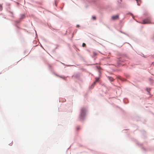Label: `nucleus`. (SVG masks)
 Segmentation results:
<instances>
[{"instance_id":"f257e3e1","label":"nucleus","mask_w":154,"mask_h":154,"mask_svg":"<svg viewBox=\"0 0 154 154\" xmlns=\"http://www.w3.org/2000/svg\"><path fill=\"white\" fill-rule=\"evenodd\" d=\"M151 21V19L150 17H149L142 20V23L143 24L152 23Z\"/></svg>"},{"instance_id":"f03ea898","label":"nucleus","mask_w":154,"mask_h":154,"mask_svg":"<svg viewBox=\"0 0 154 154\" xmlns=\"http://www.w3.org/2000/svg\"><path fill=\"white\" fill-rule=\"evenodd\" d=\"M86 112V109L85 108H82L81 109V117L82 118L85 115Z\"/></svg>"},{"instance_id":"7ed1b4c3","label":"nucleus","mask_w":154,"mask_h":154,"mask_svg":"<svg viewBox=\"0 0 154 154\" xmlns=\"http://www.w3.org/2000/svg\"><path fill=\"white\" fill-rule=\"evenodd\" d=\"M99 78H95V81L94 82L93 84H92V85L91 86V88H93L94 86L95 85L96 83L99 80Z\"/></svg>"},{"instance_id":"20e7f679","label":"nucleus","mask_w":154,"mask_h":154,"mask_svg":"<svg viewBox=\"0 0 154 154\" xmlns=\"http://www.w3.org/2000/svg\"><path fill=\"white\" fill-rule=\"evenodd\" d=\"M119 16L118 15L112 16V19L113 20H117L119 18Z\"/></svg>"},{"instance_id":"39448f33","label":"nucleus","mask_w":154,"mask_h":154,"mask_svg":"<svg viewBox=\"0 0 154 154\" xmlns=\"http://www.w3.org/2000/svg\"><path fill=\"white\" fill-rule=\"evenodd\" d=\"M108 78L109 79L111 82H112L114 81V79L112 77L110 76H108Z\"/></svg>"},{"instance_id":"423d86ee","label":"nucleus","mask_w":154,"mask_h":154,"mask_svg":"<svg viewBox=\"0 0 154 154\" xmlns=\"http://www.w3.org/2000/svg\"><path fill=\"white\" fill-rule=\"evenodd\" d=\"M137 2V5H140V0H136Z\"/></svg>"},{"instance_id":"0eeeda50","label":"nucleus","mask_w":154,"mask_h":154,"mask_svg":"<svg viewBox=\"0 0 154 154\" xmlns=\"http://www.w3.org/2000/svg\"><path fill=\"white\" fill-rule=\"evenodd\" d=\"M92 19L94 20H95L96 19V17L94 16H93L92 17Z\"/></svg>"},{"instance_id":"6e6552de","label":"nucleus","mask_w":154,"mask_h":154,"mask_svg":"<svg viewBox=\"0 0 154 154\" xmlns=\"http://www.w3.org/2000/svg\"><path fill=\"white\" fill-rule=\"evenodd\" d=\"M82 46L83 47H85L86 46V44L85 43H83Z\"/></svg>"},{"instance_id":"1a4fd4ad","label":"nucleus","mask_w":154,"mask_h":154,"mask_svg":"<svg viewBox=\"0 0 154 154\" xmlns=\"http://www.w3.org/2000/svg\"><path fill=\"white\" fill-rule=\"evenodd\" d=\"M2 9V6L0 5V10H1Z\"/></svg>"},{"instance_id":"9d476101","label":"nucleus","mask_w":154,"mask_h":154,"mask_svg":"<svg viewBox=\"0 0 154 154\" xmlns=\"http://www.w3.org/2000/svg\"><path fill=\"white\" fill-rule=\"evenodd\" d=\"M93 54L94 56H95L96 55V54L94 52H93Z\"/></svg>"},{"instance_id":"9b49d317","label":"nucleus","mask_w":154,"mask_h":154,"mask_svg":"<svg viewBox=\"0 0 154 154\" xmlns=\"http://www.w3.org/2000/svg\"><path fill=\"white\" fill-rule=\"evenodd\" d=\"M76 27H79V25H77L76 26Z\"/></svg>"},{"instance_id":"f8f14e48","label":"nucleus","mask_w":154,"mask_h":154,"mask_svg":"<svg viewBox=\"0 0 154 154\" xmlns=\"http://www.w3.org/2000/svg\"><path fill=\"white\" fill-rule=\"evenodd\" d=\"M76 129H79V127H77V128Z\"/></svg>"}]
</instances>
